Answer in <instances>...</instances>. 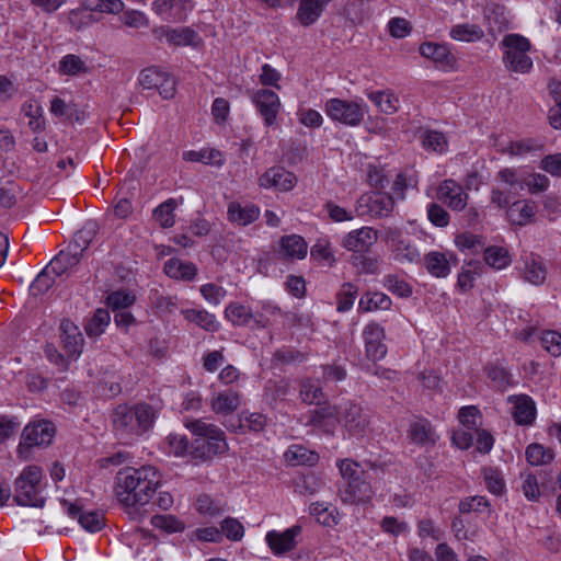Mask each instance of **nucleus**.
<instances>
[{"label": "nucleus", "mask_w": 561, "mask_h": 561, "mask_svg": "<svg viewBox=\"0 0 561 561\" xmlns=\"http://www.w3.org/2000/svg\"><path fill=\"white\" fill-rule=\"evenodd\" d=\"M394 208L393 197L383 192H368L357 199L356 213L359 217H370L373 219L389 217Z\"/></svg>", "instance_id": "7"}, {"label": "nucleus", "mask_w": 561, "mask_h": 561, "mask_svg": "<svg viewBox=\"0 0 561 561\" xmlns=\"http://www.w3.org/2000/svg\"><path fill=\"white\" fill-rule=\"evenodd\" d=\"M513 403L512 415L518 425H531L536 417V405L533 399L526 394L510 397Z\"/></svg>", "instance_id": "23"}, {"label": "nucleus", "mask_w": 561, "mask_h": 561, "mask_svg": "<svg viewBox=\"0 0 561 561\" xmlns=\"http://www.w3.org/2000/svg\"><path fill=\"white\" fill-rule=\"evenodd\" d=\"M374 492L366 474L344 483L340 490V497L346 504L369 502Z\"/></svg>", "instance_id": "13"}, {"label": "nucleus", "mask_w": 561, "mask_h": 561, "mask_svg": "<svg viewBox=\"0 0 561 561\" xmlns=\"http://www.w3.org/2000/svg\"><path fill=\"white\" fill-rule=\"evenodd\" d=\"M300 526H293L283 533L271 530L266 534L265 540L274 554L280 556L296 547L295 538L300 534Z\"/></svg>", "instance_id": "15"}, {"label": "nucleus", "mask_w": 561, "mask_h": 561, "mask_svg": "<svg viewBox=\"0 0 561 561\" xmlns=\"http://www.w3.org/2000/svg\"><path fill=\"white\" fill-rule=\"evenodd\" d=\"M59 71L67 76H76L87 72V66L79 56L69 54L59 61Z\"/></svg>", "instance_id": "54"}, {"label": "nucleus", "mask_w": 561, "mask_h": 561, "mask_svg": "<svg viewBox=\"0 0 561 561\" xmlns=\"http://www.w3.org/2000/svg\"><path fill=\"white\" fill-rule=\"evenodd\" d=\"M80 260V253H77L69 247L67 251L59 252L49 262V271H53L57 276L70 275L73 268L79 264Z\"/></svg>", "instance_id": "29"}, {"label": "nucleus", "mask_w": 561, "mask_h": 561, "mask_svg": "<svg viewBox=\"0 0 561 561\" xmlns=\"http://www.w3.org/2000/svg\"><path fill=\"white\" fill-rule=\"evenodd\" d=\"M165 274L174 279L192 280L197 274L196 265L180 259H170L164 264Z\"/></svg>", "instance_id": "34"}, {"label": "nucleus", "mask_w": 561, "mask_h": 561, "mask_svg": "<svg viewBox=\"0 0 561 561\" xmlns=\"http://www.w3.org/2000/svg\"><path fill=\"white\" fill-rule=\"evenodd\" d=\"M450 36L456 41L476 42L482 38L483 31L474 24H459L451 28Z\"/></svg>", "instance_id": "50"}, {"label": "nucleus", "mask_w": 561, "mask_h": 561, "mask_svg": "<svg viewBox=\"0 0 561 561\" xmlns=\"http://www.w3.org/2000/svg\"><path fill=\"white\" fill-rule=\"evenodd\" d=\"M357 296V288L351 284L345 283L343 284L342 288L336 295L337 299V311L345 312L348 311L355 301V298Z\"/></svg>", "instance_id": "56"}, {"label": "nucleus", "mask_w": 561, "mask_h": 561, "mask_svg": "<svg viewBox=\"0 0 561 561\" xmlns=\"http://www.w3.org/2000/svg\"><path fill=\"white\" fill-rule=\"evenodd\" d=\"M186 427L195 436L191 443V459L208 461L216 455L228 450L225 433L217 425L203 420L186 423Z\"/></svg>", "instance_id": "3"}, {"label": "nucleus", "mask_w": 561, "mask_h": 561, "mask_svg": "<svg viewBox=\"0 0 561 561\" xmlns=\"http://www.w3.org/2000/svg\"><path fill=\"white\" fill-rule=\"evenodd\" d=\"M135 301V296L125 290H116L107 296V305L113 310L127 309Z\"/></svg>", "instance_id": "64"}, {"label": "nucleus", "mask_w": 561, "mask_h": 561, "mask_svg": "<svg viewBox=\"0 0 561 561\" xmlns=\"http://www.w3.org/2000/svg\"><path fill=\"white\" fill-rule=\"evenodd\" d=\"M325 114L333 121L348 127H357L364 121L367 106L360 101L330 99L324 105Z\"/></svg>", "instance_id": "6"}, {"label": "nucleus", "mask_w": 561, "mask_h": 561, "mask_svg": "<svg viewBox=\"0 0 561 561\" xmlns=\"http://www.w3.org/2000/svg\"><path fill=\"white\" fill-rule=\"evenodd\" d=\"M260 215V207L252 203L230 202L227 207L228 221L240 227L253 224L259 219Z\"/></svg>", "instance_id": "16"}, {"label": "nucleus", "mask_w": 561, "mask_h": 561, "mask_svg": "<svg viewBox=\"0 0 561 561\" xmlns=\"http://www.w3.org/2000/svg\"><path fill=\"white\" fill-rule=\"evenodd\" d=\"M438 197L453 210H462L467 206L468 195L454 180H445L438 187Z\"/></svg>", "instance_id": "21"}, {"label": "nucleus", "mask_w": 561, "mask_h": 561, "mask_svg": "<svg viewBox=\"0 0 561 561\" xmlns=\"http://www.w3.org/2000/svg\"><path fill=\"white\" fill-rule=\"evenodd\" d=\"M332 0H300L296 19L302 26L314 24Z\"/></svg>", "instance_id": "26"}, {"label": "nucleus", "mask_w": 561, "mask_h": 561, "mask_svg": "<svg viewBox=\"0 0 561 561\" xmlns=\"http://www.w3.org/2000/svg\"><path fill=\"white\" fill-rule=\"evenodd\" d=\"M419 50L424 58L431 59L440 68H451L456 62L455 56L444 44L423 43Z\"/></svg>", "instance_id": "25"}, {"label": "nucleus", "mask_w": 561, "mask_h": 561, "mask_svg": "<svg viewBox=\"0 0 561 561\" xmlns=\"http://www.w3.org/2000/svg\"><path fill=\"white\" fill-rule=\"evenodd\" d=\"M67 506V514L71 518H77L81 527L90 533H96L102 529L104 525L103 516L99 512L90 511L83 512L82 508L73 503L64 501Z\"/></svg>", "instance_id": "24"}, {"label": "nucleus", "mask_w": 561, "mask_h": 561, "mask_svg": "<svg viewBox=\"0 0 561 561\" xmlns=\"http://www.w3.org/2000/svg\"><path fill=\"white\" fill-rule=\"evenodd\" d=\"M152 11L163 20L184 21L192 10L191 0H153Z\"/></svg>", "instance_id": "14"}, {"label": "nucleus", "mask_w": 561, "mask_h": 561, "mask_svg": "<svg viewBox=\"0 0 561 561\" xmlns=\"http://www.w3.org/2000/svg\"><path fill=\"white\" fill-rule=\"evenodd\" d=\"M536 213V203L523 199L512 203L506 211V216L511 224L523 227L533 221Z\"/></svg>", "instance_id": "27"}, {"label": "nucleus", "mask_w": 561, "mask_h": 561, "mask_svg": "<svg viewBox=\"0 0 561 561\" xmlns=\"http://www.w3.org/2000/svg\"><path fill=\"white\" fill-rule=\"evenodd\" d=\"M285 459L293 466L313 465L318 459V455L309 451L301 445H293L286 450Z\"/></svg>", "instance_id": "44"}, {"label": "nucleus", "mask_w": 561, "mask_h": 561, "mask_svg": "<svg viewBox=\"0 0 561 561\" xmlns=\"http://www.w3.org/2000/svg\"><path fill=\"white\" fill-rule=\"evenodd\" d=\"M412 442L416 445H435L437 435L427 420H419L410 425L409 430Z\"/></svg>", "instance_id": "33"}, {"label": "nucleus", "mask_w": 561, "mask_h": 561, "mask_svg": "<svg viewBox=\"0 0 561 561\" xmlns=\"http://www.w3.org/2000/svg\"><path fill=\"white\" fill-rule=\"evenodd\" d=\"M151 525L168 534L182 533L185 529V524L174 515H153L151 517Z\"/></svg>", "instance_id": "46"}, {"label": "nucleus", "mask_w": 561, "mask_h": 561, "mask_svg": "<svg viewBox=\"0 0 561 561\" xmlns=\"http://www.w3.org/2000/svg\"><path fill=\"white\" fill-rule=\"evenodd\" d=\"M368 99L385 114L391 115L398 110L399 100L392 93L374 91L368 93Z\"/></svg>", "instance_id": "45"}, {"label": "nucleus", "mask_w": 561, "mask_h": 561, "mask_svg": "<svg viewBox=\"0 0 561 561\" xmlns=\"http://www.w3.org/2000/svg\"><path fill=\"white\" fill-rule=\"evenodd\" d=\"M483 477L486 489L495 495H501L505 484L500 472L494 468H485L483 469Z\"/></svg>", "instance_id": "63"}, {"label": "nucleus", "mask_w": 561, "mask_h": 561, "mask_svg": "<svg viewBox=\"0 0 561 561\" xmlns=\"http://www.w3.org/2000/svg\"><path fill=\"white\" fill-rule=\"evenodd\" d=\"M422 145L426 150L443 153L447 150V139L443 133L426 129L422 134Z\"/></svg>", "instance_id": "49"}, {"label": "nucleus", "mask_w": 561, "mask_h": 561, "mask_svg": "<svg viewBox=\"0 0 561 561\" xmlns=\"http://www.w3.org/2000/svg\"><path fill=\"white\" fill-rule=\"evenodd\" d=\"M526 459L533 466H541L553 460L554 454L551 449L540 444H530L526 448Z\"/></svg>", "instance_id": "48"}, {"label": "nucleus", "mask_w": 561, "mask_h": 561, "mask_svg": "<svg viewBox=\"0 0 561 561\" xmlns=\"http://www.w3.org/2000/svg\"><path fill=\"white\" fill-rule=\"evenodd\" d=\"M61 342L68 357L77 358L83 347L84 339L79 328L69 320L60 323Z\"/></svg>", "instance_id": "19"}, {"label": "nucleus", "mask_w": 561, "mask_h": 561, "mask_svg": "<svg viewBox=\"0 0 561 561\" xmlns=\"http://www.w3.org/2000/svg\"><path fill=\"white\" fill-rule=\"evenodd\" d=\"M459 421L463 426H466L468 430H476L478 431L481 422V415L478 408L474 405L463 407L459 410L458 413Z\"/></svg>", "instance_id": "62"}, {"label": "nucleus", "mask_w": 561, "mask_h": 561, "mask_svg": "<svg viewBox=\"0 0 561 561\" xmlns=\"http://www.w3.org/2000/svg\"><path fill=\"white\" fill-rule=\"evenodd\" d=\"M221 534H224L229 540L240 541L244 536L243 525L233 517H226L221 522Z\"/></svg>", "instance_id": "59"}, {"label": "nucleus", "mask_w": 561, "mask_h": 561, "mask_svg": "<svg viewBox=\"0 0 561 561\" xmlns=\"http://www.w3.org/2000/svg\"><path fill=\"white\" fill-rule=\"evenodd\" d=\"M485 263L496 270L506 267L511 262L510 253L502 247H489L484 250Z\"/></svg>", "instance_id": "47"}, {"label": "nucleus", "mask_w": 561, "mask_h": 561, "mask_svg": "<svg viewBox=\"0 0 561 561\" xmlns=\"http://www.w3.org/2000/svg\"><path fill=\"white\" fill-rule=\"evenodd\" d=\"M488 377L492 380L493 387L505 390L512 385L511 374L503 367L492 365L486 369Z\"/></svg>", "instance_id": "61"}, {"label": "nucleus", "mask_w": 561, "mask_h": 561, "mask_svg": "<svg viewBox=\"0 0 561 561\" xmlns=\"http://www.w3.org/2000/svg\"><path fill=\"white\" fill-rule=\"evenodd\" d=\"M308 252V244L298 234L284 236L279 240L277 255L282 260H302Z\"/></svg>", "instance_id": "22"}, {"label": "nucleus", "mask_w": 561, "mask_h": 561, "mask_svg": "<svg viewBox=\"0 0 561 561\" xmlns=\"http://www.w3.org/2000/svg\"><path fill=\"white\" fill-rule=\"evenodd\" d=\"M296 184L294 173L285 170L283 167L270 168L261 178L260 185L264 188H276L278 191H289Z\"/></svg>", "instance_id": "18"}, {"label": "nucleus", "mask_w": 561, "mask_h": 561, "mask_svg": "<svg viewBox=\"0 0 561 561\" xmlns=\"http://www.w3.org/2000/svg\"><path fill=\"white\" fill-rule=\"evenodd\" d=\"M391 306V299L382 293H367L359 299L360 310L368 312L376 309L387 310Z\"/></svg>", "instance_id": "43"}, {"label": "nucleus", "mask_w": 561, "mask_h": 561, "mask_svg": "<svg viewBox=\"0 0 561 561\" xmlns=\"http://www.w3.org/2000/svg\"><path fill=\"white\" fill-rule=\"evenodd\" d=\"M339 405H322L299 417L300 424L332 434L339 424Z\"/></svg>", "instance_id": "9"}, {"label": "nucleus", "mask_w": 561, "mask_h": 561, "mask_svg": "<svg viewBox=\"0 0 561 561\" xmlns=\"http://www.w3.org/2000/svg\"><path fill=\"white\" fill-rule=\"evenodd\" d=\"M44 490L43 470L37 466H28L23 469L14 481L15 503L20 506L43 508L46 500L42 496Z\"/></svg>", "instance_id": "4"}, {"label": "nucleus", "mask_w": 561, "mask_h": 561, "mask_svg": "<svg viewBox=\"0 0 561 561\" xmlns=\"http://www.w3.org/2000/svg\"><path fill=\"white\" fill-rule=\"evenodd\" d=\"M504 50V62L508 70L526 73L533 68V60L527 55L530 49V42L519 34L505 35L502 41Z\"/></svg>", "instance_id": "5"}, {"label": "nucleus", "mask_w": 561, "mask_h": 561, "mask_svg": "<svg viewBox=\"0 0 561 561\" xmlns=\"http://www.w3.org/2000/svg\"><path fill=\"white\" fill-rule=\"evenodd\" d=\"M68 22L72 28L80 31L91 25L94 22V18L87 9L78 8L69 12Z\"/></svg>", "instance_id": "60"}, {"label": "nucleus", "mask_w": 561, "mask_h": 561, "mask_svg": "<svg viewBox=\"0 0 561 561\" xmlns=\"http://www.w3.org/2000/svg\"><path fill=\"white\" fill-rule=\"evenodd\" d=\"M110 321V312L106 309H98L85 325L87 334L89 336L101 335L105 331V328L108 325Z\"/></svg>", "instance_id": "51"}, {"label": "nucleus", "mask_w": 561, "mask_h": 561, "mask_svg": "<svg viewBox=\"0 0 561 561\" xmlns=\"http://www.w3.org/2000/svg\"><path fill=\"white\" fill-rule=\"evenodd\" d=\"M542 347L552 356L561 355V333L554 330L543 331L540 336Z\"/></svg>", "instance_id": "58"}, {"label": "nucleus", "mask_w": 561, "mask_h": 561, "mask_svg": "<svg viewBox=\"0 0 561 561\" xmlns=\"http://www.w3.org/2000/svg\"><path fill=\"white\" fill-rule=\"evenodd\" d=\"M56 428L50 421L38 420L28 423L22 433V442L20 444V450L22 446L34 447L50 444Z\"/></svg>", "instance_id": "10"}, {"label": "nucleus", "mask_w": 561, "mask_h": 561, "mask_svg": "<svg viewBox=\"0 0 561 561\" xmlns=\"http://www.w3.org/2000/svg\"><path fill=\"white\" fill-rule=\"evenodd\" d=\"M160 484V477L156 468L142 466L140 468L126 467L115 477V494L119 503L125 506L147 504Z\"/></svg>", "instance_id": "1"}, {"label": "nucleus", "mask_w": 561, "mask_h": 561, "mask_svg": "<svg viewBox=\"0 0 561 561\" xmlns=\"http://www.w3.org/2000/svg\"><path fill=\"white\" fill-rule=\"evenodd\" d=\"M225 316L232 325L245 327L253 330L254 311L250 307L239 302H231L226 307Z\"/></svg>", "instance_id": "32"}, {"label": "nucleus", "mask_w": 561, "mask_h": 561, "mask_svg": "<svg viewBox=\"0 0 561 561\" xmlns=\"http://www.w3.org/2000/svg\"><path fill=\"white\" fill-rule=\"evenodd\" d=\"M153 34L159 41H165L174 46L194 45L198 39L197 33L190 27L159 26L153 30Z\"/></svg>", "instance_id": "20"}, {"label": "nucleus", "mask_w": 561, "mask_h": 561, "mask_svg": "<svg viewBox=\"0 0 561 561\" xmlns=\"http://www.w3.org/2000/svg\"><path fill=\"white\" fill-rule=\"evenodd\" d=\"M196 511L205 517H217L227 511L226 503L220 499H214L207 494H201L196 499Z\"/></svg>", "instance_id": "36"}, {"label": "nucleus", "mask_w": 561, "mask_h": 561, "mask_svg": "<svg viewBox=\"0 0 561 561\" xmlns=\"http://www.w3.org/2000/svg\"><path fill=\"white\" fill-rule=\"evenodd\" d=\"M453 264H456V262L453 261V255L448 259L443 252L432 251L424 256V265L427 272L434 277H447L450 274Z\"/></svg>", "instance_id": "28"}, {"label": "nucleus", "mask_w": 561, "mask_h": 561, "mask_svg": "<svg viewBox=\"0 0 561 561\" xmlns=\"http://www.w3.org/2000/svg\"><path fill=\"white\" fill-rule=\"evenodd\" d=\"M337 420L339 424H341L350 435L356 437H363L370 423L368 413L353 401H344L339 404Z\"/></svg>", "instance_id": "8"}, {"label": "nucleus", "mask_w": 561, "mask_h": 561, "mask_svg": "<svg viewBox=\"0 0 561 561\" xmlns=\"http://www.w3.org/2000/svg\"><path fill=\"white\" fill-rule=\"evenodd\" d=\"M254 311L253 330H263L272 325L271 317L279 316L280 308L271 304L262 302Z\"/></svg>", "instance_id": "41"}, {"label": "nucleus", "mask_w": 561, "mask_h": 561, "mask_svg": "<svg viewBox=\"0 0 561 561\" xmlns=\"http://www.w3.org/2000/svg\"><path fill=\"white\" fill-rule=\"evenodd\" d=\"M178 202L174 198H169L154 208L153 217L162 228H170L174 226V210Z\"/></svg>", "instance_id": "42"}, {"label": "nucleus", "mask_w": 561, "mask_h": 561, "mask_svg": "<svg viewBox=\"0 0 561 561\" xmlns=\"http://www.w3.org/2000/svg\"><path fill=\"white\" fill-rule=\"evenodd\" d=\"M154 417V411L149 404H121L112 414L115 435L124 443H130L152 426Z\"/></svg>", "instance_id": "2"}, {"label": "nucleus", "mask_w": 561, "mask_h": 561, "mask_svg": "<svg viewBox=\"0 0 561 561\" xmlns=\"http://www.w3.org/2000/svg\"><path fill=\"white\" fill-rule=\"evenodd\" d=\"M391 251L394 261L400 264H419L421 262V253L416 247L407 239L399 242Z\"/></svg>", "instance_id": "39"}, {"label": "nucleus", "mask_w": 561, "mask_h": 561, "mask_svg": "<svg viewBox=\"0 0 561 561\" xmlns=\"http://www.w3.org/2000/svg\"><path fill=\"white\" fill-rule=\"evenodd\" d=\"M181 313L186 321L195 323L205 331L216 332L219 330L216 317L204 309H183Z\"/></svg>", "instance_id": "35"}, {"label": "nucleus", "mask_w": 561, "mask_h": 561, "mask_svg": "<svg viewBox=\"0 0 561 561\" xmlns=\"http://www.w3.org/2000/svg\"><path fill=\"white\" fill-rule=\"evenodd\" d=\"M385 337V329L378 323L369 322L365 325L363 339L365 342V353L369 360L378 362L387 355Z\"/></svg>", "instance_id": "11"}, {"label": "nucleus", "mask_w": 561, "mask_h": 561, "mask_svg": "<svg viewBox=\"0 0 561 561\" xmlns=\"http://www.w3.org/2000/svg\"><path fill=\"white\" fill-rule=\"evenodd\" d=\"M547 266L540 256L530 254V256L525 259L523 278L526 282L535 286L542 285L547 278Z\"/></svg>", "instance_id": "30"}, {"label": "nucleus", "mask_w": 561, "mask_h": 561, "mask_svg": "<svg viewBox=\"0 0 561 561\" xmlns=\"http://www.w3.org/2000/svg\"><path fill=\"white\" fill-rule=\"evenodd\" d=\"M55 273L49 271V266L47 265L33 280L30 286V291L32 295L37 296L46 293L54 284H55Z\"/></svg>", "instance_id": "53"}, {"label": "nucleus", "mask_w": 561, "mask_h": 561, "mask_svg": "<svg viewBox=\"0 0 561 561\" xmlns=\"http://www.w3.org/2000/svg\"><path fill=\"white\" fill-rule=\"evenodd\" d=\"M299 393L302 402L307 404L320 405L321 401L324 400L321 381L318 378H308L304 380L301 382Z\"/></svg>", "instance_id": "38"}, {"label": "nucleus", "mask_w": 561, "mask_h": 561, "mask_svg": "<svg viewBox=\"0 0 561 561\" xmlns=\"http://www.w3.org/2000/svg\"><path fill=\"white\" fill-rule=\"evenodd\" d=\"M183 159L191 162H202L204 164L220 167L224 164V156L219 150L204 148L198 151L190 150L183 152Z\"/></svg>", "instance_id": "37"}, {"label": "nucleus", "mask_w": 561, "mask_h": 561, "mask_svg": "<svg viewBox=\"0 0 561 561\" xmlns=\"http://www.w3.org/2000/svg\"><path fill=\"white\" fill-rule=\"evenodd\" d=\"M167 443L170 453L176 457H188L191 458V443L185 435L170 434L167 437Z\"/></svg>", "instance_id": "55"}, {"label": "nucleus", "mask_w": 561, "mask_h": 561, "mask_svg": "<svg viewBox=\"0 0 561 561\" xmlns=\"http://www.w3.org/2000/svg\"><path fill=\"white\" fill-rule=\"evenodd\" d=\"M550 94L554 104L550 107L548 113L549 124L556 128L561 129V83L556 82L550 84Z\"/></svg>", "instance_id": "52"}, {"label": "nucleus", "mask_w": 561, "mask_h": 561, "mask_svg": "<svg viewBox=\"0 0 561 561\" xmlns=\"http://www.w3.org/2000/svg\"><path fill=\"white\" fill-rule=\"evenodd\" d=\"M211 409L217 414H230L240 405V394L232 389L214 393L210 401Z\"/></svg>", "instance_id": "31"}, {"label": "nucleus", "mask_w": 561, "mask_h": 561, "mask_svg": "<svg viewBox=\"0 0 561 561\" xmlns=\"http://www.w3.org/2000/svg\"><path fill=\"white\" fill-rule=\"evenodd\" d=\"M98 231V225L94 221H88L75 237L73 242L69 247L82 256L83 252L88 249Z\"/></svg>", "instance_id": "40"}, {"label": "nucleus", "mask_w": 561, "mask_h": 561, "mask_svg": "<svg viewBox=\"0 0 561 561\" xmlns=\"http://www.w3.org/2000/svg\"><path fill=\"white\" fill-rule=\"evenodd\" d=\"M378 239L377 230L371 227H362L359 229L352 230L348 232L342 242V245L347 251L353 252H365Z\"/></svg>", "instance_id": "17"}, {"label": "nucleus", "mask_w": 561, "mask_h": 561, "mask_svg": "<svg viewBox=\"0 0 561 561\" xmlns=\"http://www.w3.org/2000/svg\"><path fill=\"white\" fill-rule=\"evenodd\" d=\"M121 21L130 28H146L150 24L148 16L142 11L134 9L124 10Z\"/></svg>", "instance_id": "57"}, {"label": "nucleus", "mask_w": 561, "mask_h": 561, "mask_svg": "<svg viewBox=\"0 0 561 561\" xmlns=\"http://www.w3.org/2000/svg\"><path fill=\"white\" fill-rule=\"evenodd\" d=\"M251 99L263 117L265 125H273L280 108L278 95L272 90L260 89L252 93Z\"/></svg>", "instance_id": "12"}]
</instances>
